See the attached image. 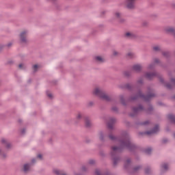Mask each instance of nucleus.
Returning a JSON list of instances; mask_svg holds the SVG:
<instances>
[{
  "instance_id": "obj_1",
  "label": "nucleus",
  "mask_w": 175,
  "mask_h": 175,
  "mask_svg": "<svg viewBox=\"0 0 175 175\" xmlns=\"http://www.w3.org/2000/svg\"><path fill=\"white\" fill-rule=\"evenodd\" d=\"M120 146H113L111 147L110 156L113 167H116L119 162H121L120 153L122 152L124 148L129 151H135L137 146L131 142V135L129 132L123 131L122 133V139H119Z\"/></svg>"
},
{
  "instance_id": "obj_2",
  "label": "nucleus",
  "mask_w": 175,
  "mask_h": 175,
  "mask_svg": "<svg viewBox=\"0 0 175 175\" xmlns=\"http://www.w3.org/2000/svg\"><path fill=\"white\" fill-rule=\"evenodd\" d=\"M157 94L155 93H149L148 95H144L142 90H138L137 93L135 95L131 96L129 98V102H135V100H137L139 98L143 99L145 102H150L152 98H155Z\"/></svg>"
},
{
  "instance_id": "obj_3",
  "label": "nucleus",
  "mask_w": 175,
  "mask_h": 175,
  "mask_svg": "<svg viewBox=\"0 0 175 175\" xmlns=\"http://www.w3.org/2000/svg\"><path fill=\"white\" fill-rule=\"evenodd\" d=\"M93 94L105 102H113V98L100 88H96L93 90Z\"/></svg>"
},
{
  "instance_id": "obj_4",
  "label": "nucleus",
  "mask_w": 175,
  "mask_h": 175,
  "mask_svg": "<svg viewBox=\"0 0 175 175\" xmlns=\"http://www.w3.org/2000/svg\"><path fill=\"white\" fill-rule=\"evenodd\" d=\"M29 31L27 29L22 30L18 35L19 43L21 46H28L29 40H28Z\"/></svg>"
},
{
  "instance_id": "obj_5",
  "label": "nucleus",
  "mask_w": 175,
  "mask_h": 175,
  "mask_svg": "<svg viewBox=\"0 0 175 175\" xmlns=\"http://www.w3.org/2000/svg\"><path fill=\"white\" fill-rule=\"evenodd\" d=\"M133 112L129 114L130 117L132 118H134V117H136L139 113L141 111H144L146 109L144 107H143L142 105H139L137 107H133L132 108Z\"/></svg>"
},
{
  "instance_id": "obj_6",
  "label": "nucleus",
  "mask_w": 175,
  "mask_h": 175,
  "mask_svg": "<svg viewBox=\"0 0 175 175\" xmlns=\"http://www.w3.org/2000/svg\"><path fill=\"white\" fill-rule=\"evenodd\" d=\"M32 167V163H25L21 167V173L23 174H28L31 172V167Z\"/></svg>"
},
{
  "instance_id": "obj_7",
  "label": "nucleus",
  "mask_w": 175,
  "mask_h": 175,
  "mask_svg": "<svg viewBox=\"0 0 175 175\" xmlns=\"http://www.w3.org/2000/svg\"><path fill=\"white\" fill-rule=\"evenodd\" d=\"M136 0H126L125 6L129 10H133L135 8Z\"/></svg>"
},
{
  "instance_id": "obj_8",
  "label": "nucleus",
  "mask_w": 175,
  "mask_h": 175,
  "mask_svg": "<svg viewBox=\"0 0 175 175\" xmlns=\"http://www.w3.org/2000/svg\"><path fill=\"white\" fill-rule=\"evenodd\" d=\"M157 132H159V125L156 124L152 130L144 133H140L139 135H148V136H151V135L157 133Z\"/></svg>"
},
{
  "instance_id": "obj_9",
  "label": "nucleus",
  "mask_w": 175,
  "mask_h": 175,
  "mask_svg": "<svg viewBox=\"0 0 175 175\" xmlns=\"http://www.w3.org/2000/svg\"><path fill=\"white\" fill-rule=\"evenodd\" d=\"M132 70L135 72V73H141L142 70H143V66L142 64H134L132 66Z\"/></svg>"
},
{
  "instance_id": "obj_10",
  "label": "nucleus",
  "mask_w": 175,
  "mask_h": 175,
  "mask_svg": "<svg viewBox=\"0 0 175 175\" xmlns=\"http://www.w3.org/2000/svg\"><path fill=\"white\" fill-rule=\"evenodd\" d=\"M84 121H85V128H88V129L92 128V121L91 120V118H90V117L85 116L84 118Z\"/></svg>"
},
{
  "instance_id": "obj_11",
  "label": "nucleus",
  "mask_w": 175,
  "mask_h": 175,
  "mask_svg": "<svg viewBox=\"0 0 175 175\" xmlns=\"http://www.w3.org/2000/svg\"><path fill=\"white\" fill-rule=\"evenodd\" d=\"M115 122H117V119L116 118H109V120L107 124L109 129H113Z\"/></svg>"
},
{
  "instance_id": "obj_12",
  "label": "nucleus",
  "mask_w": 175,
  "mask_h": 175,
  "mask_svg": "<svg viewBox=\"0 0 175 175\" xmlns=\"http://www.w3.org/2000/svg\"><path fill=\"white\" fill-rule=\"evenodd\" d=\"M169 170V164L167 163H163L161 164V174H163V173H166Z\"/></svg>"
},
{
  "instance_id": "obj_13",
  "label": "nucleus",
  "mask_w": 175,
  "mask_h": 175,
  "mask_svg": "<svg viewBox=\"0 0 175 175\" xmlns=\"http://www.w3.org/2000/svg\"><path fill=\"white\" fill-rule=\"evenodd\" d=\"M131 161V159H127L124 162V168L128 170L129 173H130L132 170Z\"/></svg>"
},
{
  "instance_id": "obj_14",
  "label": "nucleus",
  "mask_w": 175,
  "mask_h": 175,
  "mask_svg": "<svg viewBox=\"0 0 175 175\" xmlns=\"http://www.w3.org/2000/svg\"><path fill=\"white\" fill-rule=\"evenodd\" d=\"M156 76H158V73L157 72H146L145 74V77L148 79V80H152V79H154V77Z\"/></svg>"
},
{
  "instance_id": "obj_15",
  "label": "nucleus",
  "mask_w": 175,
  "mask_h": 175,
  "mask_svg": "<svg viewBox=\"0 0 175 175\" xmlns=\"http://www.w3.org/2000/svg\"><path fill=\"white\" fill-rule=\"evenodd\" d=\"M124 38H126V39H136L137 36L133 32L127 31L124 33Z\"/></svg>"
},
{
  "instance_id": "obj_16",
  "label": "nucleus",
  "mask_w": 175,
  "mask_h": 175,
  "mask_svg": "<svg viewBox=\"0 0 175 175\" xmlns=\"http://www.w3.org/2000/svg\"><path fill=\"white\" fill-rule=\"evenodd\" d=\"M159 81L162 84H163L164 87H166V88H167V90L173 89V85L170 83H165V81L163 80V78L160 77Z\"/></svg>"
},
{
  "instance_id": "obj_17",
  "label": "nucleus",
  "mask_w": 175,
  "mask_h": 175,
  "mask_svg": "<svg viewBox=\"0 0 175 175\" xmlns=\"http://www.w3.org/2000/svg\"><path fill=\"white\" fill-rule=\"evenodd\" d=\"M94 61L96 64H104V62H106V59L103 57L99 55L94 57Z\"/></svg>"
},
{
  "instance_id": "obj_18",
  "label": "nucleus",
  "mask_w": 175,
  "mask_h": 175,
  "mask_svg": "<svg viewBox=\"0 0 175 175\" xmlns=\"http://www.w3.org/2000/svg\"><path fill=\"white\" fill-rule=\"evenodd\" d=\"M52 172L53 174H55V175H69L62 170H58L55 168L53 170Z\"/></svg>"
},
{
  "instance_id": "obj_19",
  "label": "nucleus",
  "mask_w": 175,
  "mask_h": 175,
  "mask_svg": "<svg viewBox=\"0 0 175 175\" xmlns=\"http://www.w3.org/2000/svg\"><path fill=\"white\" fill-rule=\"evenodd\" d=\"M142 170V165H136L131 168V170L129 173L135 174V173H139Z\"/></svg>"
},
{
  "instance_id": "obj_20",
  "label": "nucleus",
  "mask_w": 175,
  "mask_h": 175,
  "mask_svg": "<svg viewBox=\"0 0 175 175\" xmlns=\"http://www.w3.org/2000/svg\"><path fill=\"white\" fill-rule=\"evenodd\" d=\"M94 174L95 175H111L110 174V173L107 172H103L101 170H99L98 168H96L94 171Z\"/></svg>"
},
{
  "instance_id": "obj_21",
  "label": "nucleus",
  "mask_w": 175,
  "mask_h": 175,
  "mask_svg": "<svg viewBox=\"0 0 175 175\" xmlns=\"http://www.w3.org/2000/svg\"><path fill=\"white\" fill-rule=\"evenodd\" d=\"M152 51H154V53H161V51H162L161 45H156L152 46Z\"/></svg>"
},
{
  "instance_id": "obj_22",
  "label": "nucleus",
  "mask_w": 175,
  "mask_h": 175,
  "mask_svg": "<svg viewBox=\"0 0 175 175\" xmlns=\"http://www.w3.org/2000/svg\"><path fill=\"white\" fill-rule=\"evenodd\" d=\"M123 76L126 77V79H131V77H132V72L129 70H125L123 72Z\"/></svg>"
},
{
  "instance_id": "obj_23",
  "label": "nucleus",
  "mask_w": 175,
  "mask_h": 175,
  "mask_svg": "<svg viewBox=\"0 0 175 175\" xmlns=\"http://www.w3.org/2000/svg\"><path fill=\"white\" fill-rule=\"evenodd\" d=\"M31 69H32L33 73H36V72H38V70H39V69H40V65L33 64L31 66Z\"/></svg>"
},
{
  "instance_id": "obj_24",
  "label": "nucleus",
  "mask_w": 175,
  "mask_h": 175,
  "mask_svg": "<svg viewBox=\"0 0 175 175\" xmlns=\"http://www.w3.org/2000/svg\"><path fill=\"white\" fill-rule=\"evenodd\" d=\"M113 16H114L115 18H116L117 20H120V18L121 17H122V14L119 11H116L113 13Z\"/></svg>"
},
{
  "instance_id": "obj_25",
  "label": "nucleus",
  "mask_w": 175,
  "mask_h": 175,
  "mask_svg": "<svg viewBox=\"0 0 175 175\" xmlns=\"http://www.w3.org/2000/svg\"><path fill=\"white\" fill-rule=\"evenodd\" d=\"M83 118V115L81 113H79L76 116V120L75 122V125H77L79 124V121Z\"/></svg>"
},
{
  "instance_id": "obj_26",
  "label": "nucleus",
  "mask_w": 175,
  "mask_h": 175,
  "mask_svg": "<svg viewBox=\"0 0 175 175\" xmlns=\"http://www.w3.org/2000/svg\"><path fill=\"white\" fill-rule=\"evenodd\" d=\"M108 137L109 139V140H111V142H117L118 141V137L114 136V135L110 133L109 135H108Z\"/></svg>"
},
{
  "instance_id": "obj_27",
  "label": "nucleus",
  "mask_w": 175,
  "mask_h": 175,
  "mask_svg": "<svg viewBox=\"0 0 175 175\" xmlns=\"http://www.w3.org/2000/svg\"><path fill=\"white\" fill-rule=\"evenodd\" d=\"M148 124H150V121L146 120L144 122L136 123V125H141L142 126H147V125H148Z\"/></svg>"
},
{
  "instance_id": "obj_28",
  "label": "nucleus",
  "mask_w": 175,
  "mask_h": 175,
  "mask_svg": "<svg viewBox=\"0 0 175 175\" xmlns=\"http://www.w3.org/2000/svg\"><path fill=\"white\" fill-rule=\"evenodd\" d=\"M154 111V107H152V105L149 104V107L148 108V109H146L144 110V111H146V113H148V114H150L151 113L152 111Z\"/></svg>"
},
{
  "instance_id": "obj_29",
  "label": "nucleus",
  "mask_w": 175,
  "mask_h": 175,
  "mask_svg": "<svg viewBox=\"0 0 175 175\" xmlns=\"http://www.w3.org/2000/svg\"><path fill=\"white\" fill-rule=\"evenodd\" d=\"M124 88H126V90H129V91H132V90H133V86H132L131 83H126L124 85Z\"/></svg>"
},
{
  "instance_id": "obj_30",
  "label": "nucleus",
  "mask_w": 175,
  "mask_h": 175,
  "mask_svg": "<svg viewBox=\"0 0 175 175\" xmlns=\"http://www.w3.org/2000/svg\"><path fill=\"white\" fill-rule=\"evenodd\" d=\"M81 170L83 173H88V167L82 165Z\"/></svg>"
},
{
  "instance_id": "obj_31",
  "label": "nucleus",
  "mask_w": 175,
  "mask_h": 175,
  "mask_svg": "<svg viewBox=\"0 0 175 175\" xmlns=\"http://www.w3.org/2000/svg\"><path fill=\"white\" fill-rule=\"evenodd\" d=\"M99 139L101 142H105V135H103V132L100 131L98 133Z\"/></svg>"
},
{
  "instance_id": "obj_32",
  "label": "nucleus",
  "mask_w": 175,
  "mask_h": 175,
  "mask_svg": "<svg viewBox=\"0 0 175 175\" xmlns=\"http://www.w3.org/2000/svg\"><path fill=\"white\" fill-rule=\"evenodd\" d=\"M152 170H151V167H146L145 168L146 174H151Z\"/></svg>"
},
{
  "instance_id": "obj_33",
  "label": "nucleus",
  "mask_w": 175,
  "mask_h": 175,
  "mask_svg": "<svg viewBox=\"0 0 175 175\" xmlns=\"http://www.w3.org/2000/svg\"><path fill=\"white\" fill-rule=\"evenodd\" d=\"M120 102L123 106H126V103H125V98H124V96H120Z\"/></svg>"
},
{
  "instance_id": "obj_34",
  "label": "nucleus",
  "mask_w": 175,
  "mask_h": 175,
  "mask_svg": "<svg viewBox=\"0 0 175 175\" xmlns=\"http://www.w3.org/2000/svg\"><path fill=\"white\" fill-rule=\"evenodd\" d=\"M96 163V161L94 159H90L88 161V165H90L91 166H94Z\"/></svg>"
},
{
  "instance_id": "obj_35",
  "label": "nucleus",
  "mask_w": 175,
  "mask_h": 175,
  "mask_svg": "<svg viewBox=\"0 0 175 175\" xmlns=\"http://www.w3.org/2000/svg\"><path fill=\"white\" fill-rule=\"evenodd\" d=\"M167 117H168L169 120H170V121L172 122H174V124H175V117H174V115L170 114V115H168Z\"/></svg>"
},
{
  "instance_id": "obj_36",
  "label": "nucleus",
  "mask_w": 175,
  "mask_h": 175,
  "mask_svg": "<svg viewBox=\"0 0 175 175\" xmlns=\"http://www.w3.org/2000/svg\"><path fill=\"white\" fill-rule=\"evenodd\" d=\"M162 55H163V57H165V58H169L170 57V54L168 51H163Z\"/></svg>"
},
{
  "instance_id": "obj_37",
  "label": "nucleus",
  "mask_w": 175,
  "mask_h": 175,
  "mask_svg": "<svg viewBox=\"0 0 175 175\" xmlns=\"http://www.w3.org/2000/svg\"><path fill=\"white\" fill-rule=\"evenodd\" d=\"M18 68L21 69L22 70H25V69H27V66L24 64H20L18 65Z\"/></svg>"
},
{
  "instance_id": "obj_38",
  "label": "nucleus",
  "mask_w": 175,
  "mask_h": 175,
  "mask_svg": "<svg viewBox=\"0 0 175 175\" xmlns=\"http://www.w3.org/2000/svg\"><path fill=\"white\" fill-rule=\"evenodd\" d=\"M111 111H113V113H116L118 114V107L113 106L111 108Z\"/></svg>"
},
{
  "instance_id": "obj_39",
  "label": "nucleus",
  "mask_w": 175,
  "mask_h": 175,
  "mask_svg": "<svg viewBox=\"0 0 175 175\" xmlns=\"http://www.w3.org/2000/svg\"><path fill=\"white\" fill-rule=\"evenodd\" d=\"M126 57L127 58H134L135 57V53H132V52H129L126 54Z\"/></svg>"
},
{
  "instance_id": "obj_40",
  "label": "nucleus",
  "mask_w": 175,
  "mask_h": 175,
  "mask_svg": "<svg viewBox=\"0 0 175 175\" xmlns=\"http://www.w3.org/2000/svg\"><path fill=\"white\" fill-rule=\"evenodd\" d=\"M118 23L119 24H125V23H126V20H125V18H120L118 19Z\"/></svg>"
},
{
  "instance_id": "obj_41",
  "label": "nucleus",
  "mask_w": 175,
  "mask_h": 175,
  "mask_svg": "<svg viewBox=\"0 0 175 175\" xmlns=\"http://www.w3.org/2000/svg\"><path fill=\"white\" fill-rule=\"evenodd\" d=\"M143 83H144V81H143V79L142 78H140L139 79H138L137 81V85H143Z\"/></svg>"
},
{
  "instance_id": "obj_42",
  "label": "nucleus",
  "mask_w": 175,
  "mask_h": 175,
  "mask_svg": "<svg viewBox=\"0 0 175 175\" xmlns=\"http://www.w3.org/2000/svg\"><path fill=\"white\" fill-rule=\"evenodd\" d=\"M161 143L162 144H167V143H169V139H167V138H163Z\"/></svg>"
},
{
  "instance_id": "obj_43",
  "label": "nucleus",
  "mask_w": 175,
  "mask_h": 175,
  "mask_svg": "<svg viewBox=\"0 0 175 175\" xmlns=\"http://www.w3.org/2000/svg\"><path fill=\"white\" fill-rule=\"evenodd\" d=\"M154 68H155V64L154 63L149 64L148 66V69L150 70L153 69Z\"/></svg>"
},
{
  "instance_id": "obj_44",
  "label": "nucleus",
  "mask_w": 175,
  "mask_h": 175,
  "mask_svg": "<svg viewBox=\"0 0 175 175\" xmlns=\"http://www.w3.org/2000/svg\"><path fill=\"white\" fill-rule=\"evenodd\" d=\"M12 46H13V43L9 42L5 44V49H10V47H12Z\"/></svg>"
},
{
  "instance_id": "obj_45",
  "label": "nucleus",
  "mask_w": 175,
  "mask_h": 175,
  "mask_svg": "<svg viewBox=\"0 0 175 175\" xmlns=\"http://www.w3.org/2000/svg\"><path fill=\"white\" fill-rule=\"evenodd\" d=\"M113 57H118V55H120V53L117 52V51H113Z\"/></svg>"
},
{
  "instance_id": "obj_46",
  "label": "nucleus",
  "mask_w": 175,
  "mask_h": 175,
  "mask_svg": "<svg viewBox=\"0 0 175 175\" xmlns=\"http://www.w3.org/2000/svg\"><path fill=\"white\" fill-rule=\"evenodd\" d=\"M46 95H47L48 98H49L50 99H53V94H51V93L47 92H46Z\"/></svg>"
},
{
  "instance_id": "obj_47",
  "label": "nucleus",
  "mask_w": 175,
  "mask_h": 175,
  "mask_svg": "<svg viewBox=\"0 0 175 175\" xmlns=\"http://www.w3.org/2000/svg\"><path fill=\"white\" fill-rule=\"evenodd\" d=\"M4 49H6V45L0 44V51H2V50Z\"/></svg>"
},
{
  "instance_id": "obj_48",
  "label": "nucleus",
  "mask_w": 175,
  "mask_h": 175,
  "mask_svg": "<svg viewBox=\"0 0 175 175\" xmlns=\"http://www.w3.org/2000/svg\"><path fill=\"white\" fill-rule=\"evenodd\" d=\"M153 62H154V64H160L161 61H160L159 59H158V58H154V59H153Z\"/></svg>"
},
{
  "instance_id": "obj_49",
  "label": "nucleus",
  "mask_w": 175,
  "mask_h": 175,
  "mask_svg": "<svg viewBox=\"0 0 175 175\" xmlns=\"http://www.w3.org/2000/svg\"><path fill=\"white\" fill-rule=\"evenodd\" d=\"M8 158V154L6 153H3L1 154L2 159H6Z\"/></svg>"
},
{
  "instance_id": "obj_50",
  "label": "nucleus",
  "mask_w": 175,
  "mask_h": 175,
  "mask_svg": "<svg viewBox=\"0 0 175 175\" xmlns=\"http://www.w3.org/2000/svg\"><path fill=\"white\" fill-rule=\"evenodd\" d=\"M92 106H94V102L90 101V102L88 103V107H92Z\"/></svg>"
},
{
  "instance_id": "obj_51",
  "label": "nucleus",
  "mask_w": 175,
  "mask_h": 175,
  "mask_svg": "<svg viewBox=\"0 0 175 175\" xmlns=\"http://www.w3.org/2000/svg\"><path fill=\"white\" fill-rule=\"evenodd\" d=\"M106 13H107V12L106 10L101 11L100 12L101 17H103L106 14Z\"/></svg>"
},
{
  "instance_id": "obj_52",
  "label": "nucleus",
  "mask_w": 175,
  "mask_h": 175,
  "mask_svg": "<svg viewBox=\"0 0 175 175\" xmlns=\"http://www.w3.org/2000/svg\"><path fill=\"white\" fill-rule=\"evenodd\" d=\"M37 158H38V159H40V161H42L43 160V155H42L40 154H38Z\"/></svg>"
},
{
  "instance_id": "obj_53",
  "label": "nucleus",
  "mask_w": 175,
  "mask_h": 175,
  "mask_svg": "<svg viewBox=\"0 0 175 175\" xmlns=\"http://www.w3.org/2000/svg\"><path fill=\"white\" fill-rule=\"evenodd\" d=\"M1 143L2 144H6L8 143V141L5 138H2Z\"/></svg>"
},
{
  "instance_id": "obj_54",
  "label": "nucleus",
  "mask_w": 175,
  "mask_h": 175,
  "mask_svg": "<svg viewBox=\"0 0 175 175\" xmlns=\"http://www.w3.org/2000/svg\"><path fill=\"white\" fill-rule=\"evenodd\" d=\"M145 152H146V154H151V148L146 149Z\"/></svg>"
},
{
  "instance_id": "obj_55",
  "label": "nucleus",
  "mask_w": 175,
  "mask_h": 175,
  "mask_svg": "<svg viewBox=\"0 0 175 175\" xmlns=\"http://www.w3.org/2000/svg\"><path fill=\"white\" fill-rule=\"evenodd\" d=\"M124 124L125 125H126L127 126H131V122H129V121H124Z\"/></svg>"
},
{
  "instance_id": "obj_56",
  "label": "nucleus",
  "mask_w": 175,
  "mask_h": 175,
  "mask_svg": "<svg viewBox=\"0 0 175 175\" xmlns=\"http://www.w3.org/2000/svg\"><path fill=\"white\" fill-rule=\"evenodd\" d=\"M6 148H10V147H12V144H10V143H6L5 144Z\"/></svg>"
},
{
  "instance_id": "obj_57",
  "label": "nucleus",
  "mask_w": 175,
  "mask_h": 175,
  "mask_svg": "<svg viewBox=\"0 0 175 175\" xmlns=\"http://www.w3.org/2000/svg\"><path fill=\"white\" fill-rule=\"evenodd\" d=\"M100 155L101 156V157H105V152H103V151H100Z\"/></svg>"
},
{
  "instance_id": "obj_58",
  "label": "nucleus",
  "mask_w": 175,
  "mask_h": 175,
  "mask_svg": "<svg viewBox=\"0 0 175 175\" xmlns=\"http://www.w3.org/2000/svg\"><path fill=\"white\" fill-rule=\"evenodd\" d=\"M142 25H143V27H147V25H148V23H147V22H144V23H142Z\"/></svg>"
},
{
  "instance_id": "obj_59",
  "label": "nucleus",
  "mask_w": 175,
  "mask_h": 175,
  "mask_svg": "<svg viewBox=\"0 0 175 175\" xmlns=\"http://www.w3.org/2000/svg\"><path fill=\"white\" fill-rule=\"evenodd\" d=\"M171 82L172 83V84H174V85H175V79L174 78L171 79Z\"/></svg>"
},
{
  "instance_id": "obj_60",
  "label": "nucleus",
  "mask_w": 175,
  "mask_h": 175,
  "mask_svg": "<svg viewBox=\"0 0 175 175\" xmlns=\"http://www.w3.org/2000/svg\"><path fill=\"white\" fill-rule=\"evenodd\" d=\"M21 132L22 135H25V129H23Z\"/></svg>"
},
{
  "instance_id": "obj_61",
  "label": "nucleus",
  "mask_w": 175,
  "mask_h": 175,
  "mask_svg": "<svg viewBox=\"0 0 175 175\" xmlns=\"http://www.w3.org/2000/svg\"><path fill=\"white\" fill-rule=\"evenodd\" d=\"M31 163V164H32V163H36V159H32Z\"/></svg>"
},
{
  "instance_id": "obj_62",
  "label": "nucleus",
  "mask_w": 175,
  "mask_h": 175,
  "mask_svg": "<svg viewBox=\"0 0 175 175\" xmlns=\"http://www.w3.org/2000/svg\"><path fill=\"white\" fill-rule=\"evenodd\" d=\"M8 65H12V64H13V60H9V61L8 62Z\"/></svg>"
},
{
  "instance_id": "obj_63",
  "label": "nucleus",
  "mask_w": 175,
  "mask_h": 175,
  "mask_svg": "<svg viewBox=\"0 0 175 175\" xmlns=\"http://www.w3.org/2000/svg\"><path fill=\"white\" fill-rule=\"evenodd\" d=\"M85 143H91V139H85Z\"/></svg>"
},
{
  "instance_id": "obj_64",
  "label": "nucleus",
  "mask_w": 175,
  "mask_h": 175,
  "mask_svg": "<svg viewBox=\"0 0 175 175\" xmlns=\"http://www.w3.org/2000/svg\"><path fill=\"white\" fill-rule=\"evenodd\" d=\"M102 2L103 3H107V2H109V0H102Z\"/></svg>"
}]
</instances>
